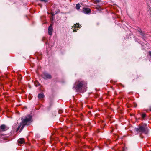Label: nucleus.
I'll return each mask as SVG.
<instances>
[{"label":"nucleus","mask_w":151,"mask_h":151,"mask_svg":"<svg viewBox=\"0 0 151 151\" xmlns=\"http://www.w3.org/2000/svg\"><path fill=\"white\" fill-rule=\"evenodd\" d=\"M87 83L83 80H78L76 81L73 88L77 92H79L82 90H85L87 88Z\"/></svg>","instance_id":"f257e3e1"},{"label":"nucleus","mask_w":151,"mask_h":151,"mask_svg":"<svg viewBox=\"0 0 151 151\" xmlns=\"http://www.w3.org/2000/svg\"><path fill=\"white\" fill-rule=\"evenodd\" d=\"M135 131L137 134L144 133L146 134L148 132V130L145 124L139 125L138 127L135 128Z\"/></svg>","instance_id":"f03ea898"},{"label":"nucleus","mask_w":151,"mask_h":151,"mask_svg":"<svg viewBox=\"0 0 151 151\" xmlns=\"http://www.w3.org/2000/svg\"><path fill=\"white\" fill-rule=\"evenodd\" d=\"M31 118V116L29 115L27 116L24 119L21 118L22 122L20 123L22 126L20 129V130H22L23 129L25 125L27 124L30 122Z\"/></svg>","instance_id":"7ed1b4c3"},{"label":"nucleus","mask_w":151,"mask_h":151,"mask_svg":"<svg viewBox=\"0 0 151 151\" xmlns=\"http://www.w3.org/2000/svg\"><path fill=\"white\" fill-rule=\"evenodd\" d=\"M79 25V24L78 23L74 24V26H73L72 28L74 32H76L78 29V28H80V26Z\"/></svg>","instance_id":"20e7f679"},{"label":"nucleus","mask_w":151,"mask_h":151,"mask_svg":"<svg viewBox=\"0 0 151 151\" xmlns=\"http://www.w3.org/2000/svg\"><path fill=\"white\" fill-rule=\"evenodd\" d=\"M42 77L45 79H50L52 78L51 76L47 73H44L42 75Z\"/></svg>","instance_id":"39448f33"},{"label":"nucleus","mask_w":151,"mask_h":151,"mask_svg":"<svg viewBox=\"0 0 151 151\" xmlns=\"http://www.w3.org/2000/svg\"><path fill=\"white\" fill-rule=\"evenodd\" d=\"M9 127L4 124L1 125L0 127V129L2 131H5L7 130Z\"/></svg>","instance_id":"423d86ee"},{"label":"nucleus","mask_w":151,"mask_h":151,"mask_svg":"<svg viewBox=\"0 0 151 151\" xmlns=\"http://www.w3.org/2000/svg\"><path fill=\"white\" fill-rule=\"evenodd\" d=\"M48 34L50 35H52V31L53 30L52 26V24H50L48 27Z\"/></svg>","instance_id":"0eeeda50"},{"label":"nucleus","mask_w":151,"mask_h":151,"mask_svg":"<svg viewBox=\"0 0 151 151\" xmlns=\"http://www.w3.org/2000/svg\"><path fill=\"white\" fill-rule=\"evenodd\" d=\"M83 11L84 13L88 14L91 12V10L89 8H84Z\"/></svg>","instance_id":"6e6552de"},{"label":"nucleus","mask_w":151,"mask_h":151,"mask_svg":"<svg viewBox=\"0 0 151 151\" xmlns=\"http://www.w3.org/2000/svg\"><path fill=\"white\" fill-rule=\"evenodd\" d=\"M18 142L19 145H20L24 144L25 143L24 140V138H20L18 140Z\"/></svg>","instance_id":"1a4fd4ad"},{"label":"nucleus","mask_w":151,"mask_h":151,"mask_svg":"<svg viewBox=\"0 0 151 151\" xmlns=\"http://www.w3.org/2000/svg\"><path fill=\"white\" fill-rule=\"evenodd\" d=\"M142 120H145L146 117V115L145 113H142L141 114Z\"/></svg>","instance_id":"9d476101"},{"label":"nucleus","mask_w":151,"mask_h":151,"mask_svg":"<svg viewBox=\"0 0 151 151\" xmlns=\"http://www.w3.org/2000/svg\"><path fill=\"white\" fill-rule=\"evenodd\" d=\"M44 97V95L43 93L39 94L38 95V98L40 99H41Z\"/></svg>","instance_id":"9b49d317"},{"label":"nucleus","mask_w":151,"mask_h":151,"mask_svg":"<svg viewBox=\"0 0 151 151\" xmlns=\"http://www.w3.org/2000/svg\"><path fill=\"white\" fill-rule=\"evenodd\" d=\"M34 83L36 86H37L40 85L39 82L37 81H35Z\"/></svg>","instance_id":"f8f14e48"},{"label":"nucleus","mask_w":151,"mask_h":151,"mask_svg":"<svg viewBox=\"0 0 151 151\" xmlns=\"http://www.w3.org/2000/svg\"><path fill=\"white\" fill-rule=\"evenodd\" d=\"M80 7V5L79 4H76V8L77 10H78Z\"/></svg>","instance_id":"ddd939ff"},{"label":"nucleus","mask_w":151,"mask_h":151,"mask_svg":"<svg viewBox=\"0 0 151 151\" xmlns=\"http://www.w3.org/2000/svg\"><path fill=\"white\" fill-rule=\"evenodd\" d=\"M139 34L142 35V36H144V34L141 31H139Z\"/></svg>","instance_id":"4468645a"},{"label":"nucleus","mask_w":151,"mask_h":151,"mask_svg":"<svg viewBox=\"0 0 151 151\" xmlns=\"http://www.w3.org/2000/svg\"><path fill=\"white\" fill-rule=\"evenodd\" d=\"M22 126V125H21V124H20V125L19 126H18V127L17 128V131H18L20 129V128Z\"/></svg>","instance_id":"2eb2a0df"},{"label":"nucleus","mask_w":151,"mask_h":151,"mask_svg":"<svg viewBox=\"0 0 151 151\" xmlns=\"http://www.w3.org/2000/svg\"><path fill=\"white\" fill-rule=\"evenodd\" d=\"M41 1H43L45 2H46L48 1V0H40Z\"/></svg>","instance_id":"dca6fc26"},{"label":"nucleus","mask_w":151,"mask_h":151,"mask_svg":"<svg viewBox=\"0 0 151 151\" xmlns=\"http://www.w3.org/2000/svg\"><path fill=\"white\" fill-rule=\"evenodd\" d=\"M148 110H150L151 111V107H149V109H147V110H146V111H148Z\"/></svg>","instance_id":"f3484780"},{"label":"nucleus","mask_w":151,"mask_h":151,"mask_svg":"<svg viewBox=\"0 0 151 151\" xmlns=\"http://www.w3.org/2000/svg\"><path fill=\"white\" fill-rule=\"evenodd\" d=\"M100 1V0H95V1H96L97 2H99Z\"/></svg>","instance_id":"a211bd4d"},{"label":"nucleus","mask_w":151,"mask_h":151,"mask_svg":"<svg viewBox=\"0 0 151 151\" xmlns=\"http://www.w3.org/2000/svg\"><path fill=\"white\" fill-rule=\"evenodd\" d=\"M122 151H124V148H122Z\"/></svg>","instance_id":"6ab92c4d"},{"label":"nucleus","mask_w":151,"mask_h":151,"mask_svg":"<svg viewBox=\"0 0 151 151\" xmlns=\"http://www.w3.org/2000/svg\"><path fill=\"white\" fill-rule=\"evenodd\" d=\"M1 129H0V133L1 132Z\"/></svg>","instance_id":"aec40b11"},{"label":"nucleus","mask_w":151,"mask_h":151,"mask_svg":"<svg viewBox=\"0 0 151 151\" xmlns=\"http://www.w3.org/2000/svg\"><path fill=\"white\" fill-rule=\"evenodd\" d=\"M47 13H48V14H49V13L48 12H47Z\"/></svg>","instance_id":"412c9836"},{"label":"nucleus","mask_w":151,"mask_h":151,"mask_svg":"<svg viewBox=\"0 0 151 151\" xmlns=\"http://www.w3.org/2000/svg\"><path fill=\"white\" fill-rule=\"evenodd\" d=\"M51 14L52 15H53V14L52 13H51Z\"/></svg>","instance_id":"4be33fe9"}]
</instances>
